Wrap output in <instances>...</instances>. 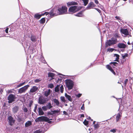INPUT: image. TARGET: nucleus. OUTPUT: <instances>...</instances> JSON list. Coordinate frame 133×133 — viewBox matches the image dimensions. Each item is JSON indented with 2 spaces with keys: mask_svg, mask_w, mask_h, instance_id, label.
Listing matches in <instances>:
<instances>
[{
  "mask_svg": "<svg viewBox=\"0 0 133 133\" xmlns=\"http://www.w3.org/2000/svg\"><path fill=\"white\" fill-rule=\"evenodd\" d=\"M67 8L65 6H63L61 7L58 8L57 10V13L55 12V10H52L50 12V16L52 17L58 15L66 14L67 13Z\"/></svg>",
  "mask_w": 133,
  "mask_h": 133,
  "instance_id": "f257e3e1",
  "label": "nucleus"
},
{
  "mask_svg": "<svg viewBox=\"0 0 133 133\" xmlns=\"http://www.w3.org/2000/svg\"><path fill=\"white\" fill-rule=\"evenodd\" d=\"M117 42V39L114 38H111V39L107 40L105 43V46L107 47L109 46L112 45Z\"/></svg>",
  "mask_w": 133,
  "mask_h": 133,
  "instance_id": "f03ea898",
  "label": "nucleus"
},
{
  "mask_svg": "<svg viewBox=\"0 0 133 133\" xmlns=\"http://www.w3.org/2000/svg\"><path fill=\"white\" fill-rule=\"evenodd\" d=\"M65 83L66 87L69 90L72 89L74 86L73 82L70 79H67L65 81Z\"/></svg>",
  "mask_w": 133,
  "mask_h": 133,
  "instance_id": "7ed1b4c3",
  "label": "nucleus"
},
{
  "mask_svg": "<svg viewBox=\"0 0 133 133\" xmlns=\"http://www.w3.org/2000/svg\"><path fill=\"white\" fill-rule=\"evenodd\" d=\"M49 120V118L45 116H40L36 118L35 121L36 122H39L47 121Z\"/></svg>",
  "mask_w": 133,
  "mask_h": 133,
  "instance_id": "20e7f679",
  "label": "nucleus"
},
{
  "mask_svg": "<svg viewBox=\"0 0 133 133\" xmlns=\"http://www.w3.org/2000/svg\"><path fill=\"white\" fill-rule=\"evenodd\" d=\"M80 8L75 6H71L69 9V11L70 12L75 13L80 10Z\"/></svg>",
  "mask_w": 133,
  "mask_h": 133,
  "instance_id": "39448f33",
  "label": "nucleus"
},
{
  "mask_svg": "<svg viewBox=\"0 0 133 133\" xmlns=\"http://www.w3.org/2000/svg\"><path fill=\"white\" fill-rule=\"evenodd\" d=\"M60 90L61 92L62 93L64 90L63 86V85L61 84L58 85L55 88V92H58Z\"/></svg>",
  "mask_w": 133,
  "mask_h": 133,
  "instance_id": "423d86ee",
  "label": "nucleus"
},
{
  "mask_svg": "<svg viewBox=\"0 0 133 133\" xmlns=\"http://www.w3.org/2000/svg\"><path fill=\"white\" fill-rule=\"evenodd\" d=\"M16 98V97L15 95L12 94L10 95L8 97V102L9 103H12L15 100V99Z\"/></svg>",
  "mask_w": 133,
  "mask_h": 133,
  "instance_id": "0eeeda50",
  "label": "nucleus"
},
{
  "mask_svg": "<svg viewBox=\"0 0 133 133\" xmlns=\"http://www.w3.org/2000/svg\"><path fill=\"white\" fill-rule=\"evenodd\" d=\"M120 32L122 34L124 35V36L122 35L123 36H126L129 35V32L127 29L121 28Z\"/></svg>",
  "mask_w": 133,
  "mask_h": 133,
  "instance_id": "6e6552de",
  "label": "nucleus"
},
{
  "mask_svg": "<svg viewBox=\"0 0 133 133\" xmlns=\"http://www.w3.org/2000/svg\"><path fill=\"white\" fill-rule=\"evenodd\" d=\"M46 102L45 98L43 97H39L38 99V103L40 104H43Z\"/></svg>",
  "mask_w": 133,
  "mask_h": 133,
  "instance_id": "1a4fd4ad",
  "label": "nucleus"
},
{
  "mask_svg": "<svg viewBox=\"0 0 133 133\" xmlns=\"http://www.w3.org/2000/svg\"><path fill=\"white\" fill-rule=\"evenodd\" d=\"M29 86V85H27L20 88L18 90L19 92L21 94L24 92Z\"/></svg>",
  "mask_w": 133,
  "mask_h": 133,
  "instance_id": "9d476101",
  "label": "nucleus"
},
{
  "mask_svg": "<svg viewBox=\"0 0 133 133\" xmlns=\"http://www.w3.org/2000/svg\"><path fill=\"white\" fill-rule=\"evenodd\" d=\"M9 124L11 126L13 125L15 122V120L11 116H9L8 118Z\"/></svg>",
  "mask_w": 133,
  "mask_h": 133,
  "instance_id": "9b49d317",
  "label": "nucleus"
},
{
  "mask_svg": "<svg viewBox=\"0 0 133 133\" xmlns=\"http://www.w3.org/2000/svg\"><path fill=\"white\" fill-rule=\"evenodd\" d=\"M38 89V88L36 86L33 87L30 90V93H34Z\"/></svg>",
  "mask_w": 133,
  "mask_h": 133,
  "instance_id": "f8f14e48",
  "label": "nucleus"
},
{
  "mask_svg": "<svg viewBox=\"0 0 133 133\" xmlns=\"http://www.w3.org/2000/svg\"><path fill=\"white\" fill-rule=\"evenodd\" d=\"M95 6V5L92 2H91L89 3L88 4L87 8V9H90L91 8L94 7Z\"/></svg>",
  "mask_w": 133,
  "mask_h": 133,
  "instance_id": "ddd939ff",
  "label": "nucleus"
},
{
  "mask_svg": "<svg viewBox=\"0 0 133 133\" xmlns=\"http://www.w3.org/2000/svg\"><path fill=\"white\" fill-rule=\"evenodd\" d=\"M117 47L120 48H124L126 47V45L123 43H118L117 45Z\"/></svg>",
  "mask_w": 133,
  "mask_h": 133,
  "instance_id": "4468645a",
  "label": "nucleus"
},
{
  "mask_svg": "<svg viewBox=\"0 0 133 133\" xmlns=\"http://www.w3.org/2000/svg\"><path fill=\"white\" fill-rule=\"evenodd\" d=\"M122 113L119 112L117 114L116 117V121L117 122L119 121L121 119V116Z\"/></svg>",
  "mask_w": 133,
  "mask_h": 133,
  "instance_id": "2eb2a0df",
  "label": "nucleus"
},
{
  "mask_svg": "<svg viewBox=\"0 0 133 133\" xmlns=\"http://www.w3.org/2000/svg\"><path fill=\"white\" fill-rule=\"evenodd\" d=\"M107 68L114 75H115L116 73L113 70L112 67L110 65H107Z\"/></svg>",
  "mask_w": 133,
  "mask_h": 133,
  "instance_id": "dca6fc26",
  "label": "nucleus"
},
{
  "mask_svg": "<svg viewBox=\"0 0 133 133\" xmlns=\"http://www.w3.org/2000/svg\"><path fill=\"white\" fill-rule=\"evenodd\" d=\"M67 5L68 6H69L71 5H77V3L75 2L72 1L71 2H69L67 3Z\"/></svg>",
  "mask_w": 133,
  "mask_h": 133,
  "instance_id": "f3484780",
  "label": "nucleus"
},
{
  "mask_svg": "<svg viewBox=\"0 0 133 133\" xmlns=\"http://www.w3.org/2000/svg\"><path fill=\"white\" fill-rule=\"evenodd\" d=\"M51 90L48 89L46 91L44 92V95L46 97H48L50 94Z\"/></svg>",
  "mask_w": 133,
  "mask_h": 133,
  "instance_id": "a211bd4d",
  "label": "nucleus"
},
{
  "mask_svg": "<svg viewBox=\"0 0 133 133\" xmlns=\"http://www.w3.org/2000/svg\"><path fill=\"white\" fill-rule=\"evenodd\" d=\"M38 109V114L39 116L43 115L44 114V112L43 111L42 109L41 108H39Z\"/></svg>",
  "mask_w": 133,
  "mask_h": 133,
  "instance_id": "6ab92c4d",
  "label": "nucleus"
},
{
  "mask_svg": "<svg viewBox=\"0 0 133 133\" xmlns=\"http://www.w3.org/2000/svg\"><path fill=\"white\" fill-rule=\"evenodd\" d=\"M65 97L68 99V100L70 102L72 101V99L70 96L68 95L66 93H65Z\"/></svg>",
  "mask_w": 133,
  "mask_h": 133,
  "instance_id": "aec40b11",
  "label": "nucleus"
},
{
  "mask_svg": "<svg viewBox=\"0 0 133 133\" xmlns=\"http://www.w3.org/2000/svg\"><path fill=\"white\" fill-rule=\"evenodd\" d=\"M18 107L17 106H15L13 109L12 111L14 113H16L18 110Z\"/></svg>",
  "mask_w": 133,
  "mask_h": 133,
  "instance_id": "412c9836",
  "label": "nucleus"
},
{
  "mask_svg": "<svg viewBox=\"0 0 133 133\" xmlns=\"http://www.w3.org/2000/svg\"><path fill=\"white\" fill-rule=\"evenodd\" d=\"M32 124V123L31 121H28L25 124L26 127H28L30 126Z\"/></svg>",
  "mask_w": 133,
  "mask_h": 133,
  "instance_id": "4be33fe9",
  "label": "nucleus"
},
{
  "mask_svg": "<svg viewBox=\"0 0 133 133\" xmlns=\"http://www.w3.org/2000/svg\"><path fill=\"white\" fill-rule=\"evenodd\" d=\"M83 11H80L79 12L78 14L75 15L76 16H77L78 17H81L83 16Z\"/></svg>",
  "mask_w": 133,
  "mask_h": 133,
  "instance_id": "5701e85b",
  "label": "nucleus"
},
{
  "mask_svg": "<svg viewBox=\"0 0 133 133\" xmlns=\"http://www.w3.org/2000/svg\"><path fill=\"white\" fill-rule=\"evenodd\" d=\"M53 101L54 102V103H55L56 105L59 106V103L58 101L56 99H54L53 100Z\"/></svg>",
  "mask_w": 133,
  "mask_h": 133,
  "instance_id": "b1692460",
  "label": "nucleus"
},
{
  "mask_svg": "<svg viewBox=\"0 0 133 133\" xmlns=\"http://www.w3.org/2000/svg\"><path fill=\"white\" fill-rule=\"evenodd\" d=\"M26 118V117L24 119H23L22 117L21 116L18 117V121L19 122H23L24 121V119Z\"/></svg>",
  "mask_w": 133,
  "mask_h": 133,
  "instance_id": "393cba45",
  "label": "nucleus"
},
{
  "mask_svg": "<svg viewBox=\"0 0 133 133\" xmlns=\"http://www.w3.org/2000/svg\"><path fill=\"white\" fill-rule=\"evenodd\" d=\"M114 57L115 58V60L114 61H117L119 59V55L117 54H115Z\"/></svg>",
  "mask_w": 133,
  "mask_h": 133,
  "instance_id": "a878e982",
  "label": "nucleus"
},
{
  "mask_svg": "<svg viewBox=\"0 0 133 133\" xmlns=\"http://www.w3.org/2000/svg\"><path fill=\"white\" fill-rule=\"evenodd\" d=\"M42 16V15L38 14H35L34 15V17L37 19H39Z\"/></svg>",
  "mask_w": 133,
  "mask_h": 133,
  "instance_id": "bb28decb",
  "label": "nucleus"
},
{
  "mask_svg": "<svg viewBox=\"0 0 133 133\" xmlns=\"http://www.w3.org/2000/svg\"><path fill=\"white\" fill-rule=\"evenodd\" d=\"M31 39L32 41L35 42L37 40L36 37L34 36H31Z\"/></svg>",
  "mask_w": 133,
  "mask_h": 133,
  "instance_id": "cd10ccee",
  "label": "nucleus"
},
{
  "mask_svg": "<svg viewBox=\"0 0 133 133\" xmlns=\"http://www.w3.org/2000/svg\"><path fill=\"white\" fill-rule=\"evenodd\" d=\"M46 107L48 110L50 109L52 107V106L50 103H48V104L46 106Z\"/></svg>",
  "mask_w": 133,
  "mask_h": 133,
  "instance_id": "c85d7f7f",
  "label": "nucleus"
},
{
  "mask_svg": "<svg viewBox=\"0 0 133 133\" xmlns=\"http://www.w3.org/2000/svg\"><path fill=\"white\" fill-rule=\"evenodd\" d=\"M48 77L52 78L54 76L55 74L53 73L49 72L48 74Z\"/></svg>",
  "mask_w": 133,
  "mask_h": 133,
  "instance_id": "c756f323",
  "label": "nucleus"
},
{
  "mask_svg": "<svg viewBox=\"0 0 133 133\" xmlns=\"http://www.w3.org/2000/svg\"><path fill=\"white\" fill-rule=\"evenodd\" d=\"M60 99L62 102H66V100L65 99V97L63 96H61Z\"/></svg>",
  "mask_w": 133,
  "mask_h": 133,
  "instance_id": "7c9ffc66",
  "label": "nucleus"
},
{
  "mask_svg": "<svg viewBox=\"0 0 133 133\" xmlns=\"http://www.w3.org/2000/svg\"><path fill=\"white\" fill-rule=\"evenodd\" d=\"M84 6H86L88 3L89 0H82Z\"/></svg>",
  "mask_w": 133,
  "mask_h": 133,
  "instance_id": "2f4dec72",
  "label": "nucleus"
},
{
  "mask_svg": "<svg viewBox=\"0 0 133 133\" xmlns=\"http://www.w3.org/2000/svg\"><path fill=\"white\" fill-rule=\"evenodd\" d=\"M40 22L41 23L43 24L44 23L45 21V19L44 18H42L40 21Z\"/></svg>",
  "mask_w": 133,
  "mask_h": 133,
  "instance_id": "473e14b6",
  "label": "nucleus"
},
{
  "mask_svg": "<svg viewBox=\"0 0 133 133\" xmlns=\"http://www.w3.org/2000/svg\"><path fill=\"white\" fill-rule=\"evenodd\" d=\"M115 49L113 48H108L107 49V51L109 52H112Z\"/></svg>",
  "mask_w": 133,
  "mask_h": 133,
  "instance_id": "72a5a7b5",
  "label": "nucleus"
},
{
  "mask_svg": "<svg viewBox=\"0 0 133 133\" xmlns=\"http://www.w3.org/2000/svg\"><path fill=\"white\" fill-rule=\"evenodd\" d=\"M42 132V130L41 129H39L35 131L34 133H41Z\"/></svg>",
  "mask_w": 133,
  "mask_h": 133,
  "instance_id": "f704fd0d",
  "label": "nucleus"
},
{
  "mask_svg": "<svg viewBox=\"0 0 133 133\" xmlns=\"http://www.w3.org/2000/svg\"><path fill=\"white\" fill-rule=\"evenodd\" d=\"M83 123L85 125H87L88 123V121H87L86 119H85L84 120V121L83 122Z\"/></svg>",
  "mask_w": 133,
  "mask_h": 133,
  "instance_id": "c9c22d12",
  "label": "nucleus"
},
{
  "mask_svg": "<svg viewBox=\"0 0 133 133\" xmlns=\"http://www.w3.org/2000/svg\"><path fill=\"white\" fill-rule=\"evenodd\" d=\"M95 128H98L99 127V124L98 123H97L94 125Z\"/></svg>",
  "mask_w": 133,
  "mask_h": 133,
  "instance_id": "e433bc0d",
  "label": "nucleus"
},
{
  "mask_svg": "<svg viewBox=\"0 0 133 133\" xmlns=\"http://www.w3.org/2000/svg\"><path fill=\"white\" fill-rule=\"evenodd\" d=\"M50 12H45L43 14H41V15H42V16H43V15H47L48 14H49L50 15ZM50 17H51L50 16Z\"/></svg>",
  "mask_w": 133,
  "mask_h": 133,
  "instance_id": "4c0bfd02",
  "label": "nucleus"
},
{
  "mask_svg": "<svg viewBox=\"0 0 133 133\" xmlns=\"http://www.w3.org/2000/svg\"><path fill=\"white\" fill-rule=\"evenodd\" d=\"M33 102L32 101H31L29 102V107H31V106L32 105V104L33 103Z\"/></svg>",
  "mask_w": 133,
  "mask_h": 133,
  "instance_id": "58836bf2",
  "label": "nucleus"
},
{
  "mask_svg": "<svg viewBox=\"0 0 133 133\" xmlns=\"http://www.w3.org/2000/svg\"><path fill=\"white\" fill-rule=\"evenodd\" d=\"M82 95V94H76L75 95L77 97L79 98Z\"/></svg>",
  "mask_w": 133,
  "mask_h": 133,
  "instance_id": "ea45409f",
  "label": "nucleus"
},
{
  "mask_svg": "<svg viewBox=\"0 0 133 133\" xmlns=\"http://www.w3.org/2000/svg\"><path fill=\"white\" fill-rule=\"evenodd\" d=\"M114 36L115 38L116 39L119 37V36L118 35V34L116 33L114 35Z\"/></svg>",
  "mask_w": 133,
  "mask_h": 133,
  "instance_id": "a19ab883",
  "label": "nucleus"
},
{
  "mask_svg": "<svg viewBox=\"0 0 133 133\" xmlns=\"http://www.w3.org/2000/svg\"><path fill=\"white\" fill-rule=\"evenodd\" d=\"M49 87L50 88H52L54 87V85L52 83H50L49 85Z\"/></svg>",
  "mask_w": 133,
  "mask_h": 133,
  "instance_id": "79ce46f5",
  "label": "nucleus"
},
{
  "mask_svg": "<svg viewBox=\"0 0 133 133\" xmlns=\"http://www.w3.org/2000/svg\"><path fill=\"white\" fill-rule=\"evenodd\" d=\"M42 109L44 111H46L48 110L46 106H44L42 107Z\"/></svg>",
  "mask_w": 133,
  "mask_h": 133,
  "instance_id": "37998d69",
  "label": "nucleus"
},
{
  "mask_svg": "<svg viewBox=\"0 0 133 133\" xmlns=\"http://www.w3.org/2000/svg\"><path fill=\"white\" fill-rule=\"evenodd\" d=\"M23 110L25 112H27L28 111L27 109L25 107L23 109Z\"/></svg>",
  "mask_w": 133,
  "mask_h": 133,
  "instance_id": "c03bdc74",
  "label": "nucleus"
},
{
  "mask_svg": "<svg viewBox=\"0 0 133 133\" xmlns=\"http://www.w3.org/2000/svg\"><path fill=\"white\" fill-rule=\"evenodd\" d=\"M111 64H113L114 66H116L117 65V63L116 62H111Z\"/></svg>",
  "mask_w": 133,
  "mask_h": 133,
  "instance_id": "a18cd8bd",
  "label": "nucleus"
},
{
  "mask_svg": "<svg viewBox=\"0 0 133 133\" xmlns=\"http://www.w3.org/2000/svg\"><path fill=\"white\" fill-rule=\"evenodd\" d=\"M59 111V110H54L52 111V112H53L52 114H55V113H58Z\"/></svg>",
  "mask_w": 133,
  "mask_h": 133,
  "instance_id": "49530a36",
  "label": "nucleus"
},
{
  "mask_svg": "<svg viewBox=\"0 0 133 133\" xmlns=\"http://www.w3.org/2000/svg\"><path fill=\"white\" fill-rule=\"evenodd\" d=\"M128 81V79H126L124 81V84L125 86H126L127 84V83Z\"/></svg>",
  "mask_w": 133,
  "mask_h": 133,
  "instance_id": "de8ad7c7",
  "label": "nucleus"
},
{
  "mask_svg": "<svg viewBox=\"0 0 133 133\" xmlns=\"http://www.w3.org/2000/svg\"><path fill=\"white\" fill-rule=\"evenodd\" d=\"M116 129H113L110 130V131L113 132V133H115L116 131Z\"/></svg>",
  "mask_w": 133,
  "mask_h": 133,
  "instance_id": "09e8293b",
  "label": "nucleus"
},
{
  "mask_svg": "<svg viewBox=\"0 0 133 133\" xmlns=\"http://www.w3.org/2000/svg\"><path fill=\"white\" fill-rule=\"evenodd\" d=\"M128 54H125L124 55H122V57L124 59L125 57H127Z\"/></svg>",
  "mask_w": 133,
  "mask_h": 133,
  "instance_id": "8fccbe9b",
  "label": "nucleus"
},
{
  "mask_svg": "<svg viewBox=\"0 0 133 133\" xmlns=\"http://www.w3.org/2000/svg\"><path fill=\"white\" fill-rule=\"evenodd\" d=\"M81 110H84L85 108L84 107V104H83L81 107Z\"/></svg>",
  "mask_w": 133,
  "mask_h": 133,
  "instance_id": "3c124183",
  "label": "nucleus"
},
{
  "mask_svg": "<svg viewBox=\"0 0 133 133\" xmlns=\"http://www.w3.org/2000/svg\"><path fill=\"white\" fill-rule=\"evenodd\" d=\"M40 81V79H36L35 80L34 82L35 83H37L39 82Z\"/></svg>",
  "mask_w": 133,
  "mask_h": 133,
  "instance_id": "603ef678",
  "label": "nucleus"
},
{
  "mask_svg": "<svg viewBox=\"0 0 133 133\" xmlns=\"http://www.w3.org/2000/svg\"><path fill=\"white\" fill-rule=\"evenodd\" d=\"M95 9H96L99 13L100 14L101 13V11L98 8H95Z\"/></svg>",
  "mask_w": 133,
  "mask_h": 133,
  "instance_id": "864d4df0",
  "label": "nucleus"
},
{
  "mask_svg": "<svg viewBox=\"0 0 133 133\" xmlns=\"http://www.w3.org/2000/svg\"><path fill=\"white\" fill-rule=\"evenodd\" d=\"M63 114H64L66 115H67L68 114L65 111H63Z\"/></svg>",
  "mask_w": 133,
  "mask_h": 133,
  "instance_id": "5fc2aeb1",
  "label": "nucleus"
},
{
  "mask_svg": "<svg viewBox=\"0 0 133 133\" xmlns=\"http://www.w3.org/2000/svg\"><path fill=\"white\" fill-rule=\"evenodd\" d=\"M8 28H6V29L5 30V32L6 33H8Z\"/></svg>",
  "mask_w": 133,
  "mask_h": 133,
  "instance_id": "6e6d98bb",
  "label": "nucleus"
},
{
  "mask_svg": "<svg viewBox=\"0 0 133 133\" xmlns=\"http://www.w3.org/2000/svg\"><path fill=\"white\" fill-rule=\"evenodd\" d=\"M37 105H36L35 107V109L34 110V112H35L36 109H37Z\"/></svg>",
  "mask_w": 133,
  "mask_h": 133,
  "instance_id": "4d7b16f0",
  "label": "nucleus"
},
{
  "mask_svg": "<svg viewBox=\"0 0 133 133\" xmlns=\"http://www.w3.org/2000/svg\"><path fill=\"white\" fill-rule=\"evenodd\" d=\"M115 18L118 19H119V20L121 19L120 17L118 16H116L115 17Z\"/></svg>",
  "mask_w": 133,
  "mask_h": 133,
  "instance_id": "13d9d810",
  "label": "nucleus"
},
{
  "mask_svg": "<svg viewBox=\"0 0 133 133\" xmlns=\"http://www.w3.org/2000/svg\"><path fill=\"white\" fill-rule=\"evenodd\" d=\"M95 2L96 4H98V1L97 0H95Z\"/></svg>",
  "mask_w": 133,
  "mask_h": 133,
  "instance_id": "bf43d9fd",
  "label": "nucleus"
},
{
  "mask_svg": "<svg viewBox=\"0 0 133 133\" xmlns=\"http://www.w3.org/2000/svg\"><path fill=\"white\" fill-rule=\"evenodd\" d=\"M22 86V84L21 83H20V84H19L18 85H17V87H19L21 86Z\"/></svg>",
  "mask_w": 133,
  "mask_h": 133,
  "instance_id": "052dcab7",
  "label": "nucleus"
},
{
  "mask_svg": "<svg viewBox=\"0 0 133 133\" xmlns=\"http://www.w3.org/2000/svg\"><path fill=\"white\" fill-rule=\"evenodd\" d=\"M45 122H48L49 123H50L51 122V121H50L49 120H49L47 121H45Z\"/></svg>",
  "mask_w": 133,
  "mask_h": 133,
  "instance_id": "680f3d73",
  "label": "nucleus"
},
{
  "mask_svg": "<svg viewBox=\"0 0 133 133\" xmlns=\"http://www.w3.org/2000/svg\"><path fill=\"white\" fill-rule=\"evenodd\" d=\"M84 114H82V115H81V117H84Z\"/></svg>",
  "mask_w": 133,
  "mask_h": 133,
  "instance_id": "e2e57ef3",
  "label": "nucleus"
},
{
  "mask_svg": "<svg viewBox=\"0 0 133 133\" xmlns=\"http://www.w3.org/2000/svg\"><path fill=\"white\" fill-rule=\"evenodd\" d=\"M25 83V82H24L22 83H21L22 84V85H24V84Z\"/></svg>",
  "mask_w": 133,
  "mask_h": 133,
  "instance_id": "0e129e2a",
  "label": "nucleus"
},
{
  "mask_svg": "<svg viewBox=\"0 0 133 133\" xmlns=\"http://www.w3.org/2000/svg\"><path fill=\"white\" fill-rule=\"evenodd\" d=\"M87 118V119H90V117H88V118Z\"/></svg>",
  "mask_w": 133,
  "mask_h": 133,
  "instance_id": "69168bd1",
  "label": "nucleus"
},
{
  "mask_svg": "<svg viewBox=\"0 0 133 133\" xmlns=\"http://www.w3.org/2000/svg\"><path fill=\"white\" fill-rule=\"evenodd\" d=\"M128 44L129 45L130 44V43L129 42H128Z\"/></svg>",
  "mask_w": 133,
  "mask_h": 133,
  "instance_id": "338daca9",
  "label": "nucleus"
},
{
  "mask_svg": "<svg viewBox=\"0 0 133 133\" xmlns=\"http://www.w3.org/2000/svg\"><path fill=\"white\" fill-rule=\"evenodd\" d=\"M65 105L66 106L67 105V104H65Z\"/></svg>",
  "mask_w": 133,
  "mask_h": 133,
  "instance_id": "774afa93",
  "label": "nucleus"
}]
</instances>
